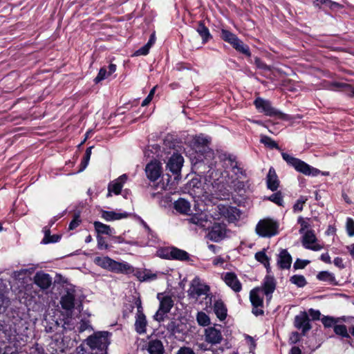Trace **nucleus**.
Returning a JSON list of instances; mask_svg holds the SVG:
<instances>
[{
  "label": "nucleus",
  "mask_w": 354,
  "mask_h": 354,
  "mask_svg": "<svg viewBox=\"0 0 354 354\" xmlns=\"http://www.w3.org/2000/svg\"><path fill=\"white\" fill-rule=\"evenodd\" d=\"M196 30L201 37L203 44H206L212 38L208 28L205 26L203 21H199Z\"/></svg>",
  "instance_id": "obj_27"
},
{
  "label": "nucleus",
  "mask_w": 354,
  "mask_h": 354,
  "mask_svg": "<svg viewBox=\"0 0 354 354\" xmlns=\"http://www.w3.org/2000/svg\"><path fill=\"white\" fill-rule=\"evenodd\" d=\"M276 288V281L272 274H266L262 285V292L267 297L268 300H270L272 294Z\"/></svg>",
  "instance_id": "obj_16"
},
{
  "label": "nucleus",
  "mask_w": 354,
  "mask_h": 354,
  "mask_svg": "<svg viewBox=\"0 0 354 354\" xmlns=\"http://www.w3.org/2000/svg\"><path fill=\"white\" fill-rule=\"evenodd\" d=\"M114 260L109 257H97L94 259V263L98 266L111 271Z\"/></svg>",
  "instance_id": "obj_31"
},
{
  "label": "nucleus",
  "mask_w": 354,
  "mask_h": 354,
  "mask_svg": "<svg viewBox=\"0 0 354 354\" xmlns=\"http://www.w3.org/2000/svg\"><path fill=\"white\" fill-rule=\"evenodd\" d=\"M184 162L183 157L178 153H174L169 159L167 168L173 174L180 171Z\"/></svg>",
  "instance_id": "obj_15"
},
{
  "label": "nucleus",
  "mask_w": 354,
  "mask_h": 354,
  "mask_svg": "<svg viewBox=\"0 0 354 354\" xmlns=\"http://www.w3.org/2000/svg\"><path fill=\"white\" fill-rule=\"evenodd\" d=\"M250 299L252 305V313L256 315H263L262 309L263 305V292L261 288H255L250 292Z\"/></svg>",
  "instance_id": "obj_7"
},
{
  "label": "nucleus",
  "mask_w": 354,
  "mask_h": 354,
  "mask_svg": "<svg viewBox=\"0 0 354 354\" xmlns=\"http://www.w3.org/2000/svg\"><path fill=\"white\" fill-rule=\"evenodd\" d=\"M227 230L223 223H216L209 229L207 238L214 241L219 242L227 236Z\"/></svg>",
  "instance_id": "obj_8"
},
{
  "label": "nucleus",
  "mask_w": 354,
  "mask_h": 354,
  "mask_svg": "<svg viewBox=\"0 0 354 354\" xmlns=\"http://www.w3.org/2000/svg\"><path fill=\"white\" fill-rule=\"evenodd\" d=\"M221 36L224 41L228 42L231 45H232L235 41H237V39H239L235 34L225 29L221 30Z\"/></svg>",
  "instance_id": "obj_38"
},
{
  "label": "nucleus",
  "mask_w": 354,
  "mask_h": 354,
  "mask_svg": "<svg viewBox=\"0 0 354 354\" xmlns=\"http://www.w3.org/2000/svg\"><path fill=\"white\" fill-rule=\"evenodd\" d=\"M90 326L88 322L82 321L80 326V330L81 332L84 331L88 328Z\"/></svg>",
  "instance_id": "obj_64"
},
{
  "label": "nucleus",
  "mask_w": 354,
  "mask_h": 354,
  "mask_svg": "<svg viewBox=\"0 0 354 354\" xmlns=\"http://www.w3.org/2000/svg\"><path fill=\"white\" fill-rule=\"evenodd\" d=\"M93 225L95 231L98 234H106L111 235L113 233V229L106 224H104L100 221H95Z\"/></svg>",
  "instance_id": "obj_33"
},
{
  "label": "nucleus",
  "mask_w": 354,
  "mask_h": 354,
  "mask_svg": "<svg viewBox=\"0 0 354 354\" xmlns=\"http://www.w3.org/2000/svg\"><path fill=\"white\" fill-rule=\"evenodd\" d=\"M147 322L144 313L136 314L135 322V330L139 334L146 333Z\"/></svg>",
  "instance_id": "obj_26"
},
{
  "label": "nucleus",
  "mask_w": 354,
  "mask_h": 354,
  "mask_svg": "<svg viewBox=\"0 0 354 354\" xmlns=\"http://www.w3.org/2000/svg\"><path fill=\"white\" fill-rule=\"evenodd\" d=\"M81 221L79 216H75L69 224V230L75 229L80 223Z\"/></svg>",
  "instance_id": "obj_58"
},
{
  "label": "nucleus",
  "mask_w": 354,
  "mask_h": 354,
  "mask_svg": "<svg viewBox=\"0 0 354 354\" xmlns=\"http://www.w3.org/2000/svg\"><path fill=\"white\" fill-rule=\"evenodd\" d=\"M317 237L313 230H306L302 237V245L306 249L319 251L323 246L317 242Z\"/></svg>",
  "instance_id": "obj_9"
},
{
  "label": "nucleus",
  "mask_w": 354,
  "mask_h": 354,
  "mask_svg": "<svg viewBox=\"0 0 354 354\" xmlns=\"http://www.w3.org/2000/svg\"><path fill=\"white\" fill-rule=\"evenodd\" d=\"M189 259L190 256L186 251L176 247L172 248L171 260L188 261Z\"/></svg>",
  "instance_id": "obj_32"
},
{
  "label": "nucleus",
  "mask_w": 354,
  "mask_h": 354,
  "mask_svg": "<svg viewBox=\"0 0 354 354\" xmlns=\"http://www.w3.org/2000/svg\"><path fill=\"white\" fill-rule=\"evenodd\" d=\"M175 209L180 214H188L191 212L190 203L185 198H180L174 203Z\"/></svg>",
  "instance_id": "obj_25"
},
{
  "label": "nucleus",
  "mask_w": 354,
  "mask_h": 354,
  "mask_svg": "<svg viewBox=\"0 0 354 354\" xmlns=\"http://www.w3.org/2000/svg\"><path fill=\"white\" fill-rule=\"evenodd\" d=\"M157 299L160 304L158 310L153 315V319L160 322L165 319V317L170 312L174 306V301L170 295L165 292L158 293Z\"/></svg>",
  "instance_id": "obj_4"
},
{
  "label": "nucleus",
  "mask_w": 354,
  "mask_h": 354,
  "mask_svg": "<svg viewBox=\"0 0 354 354\" xmlns=\"http://www.w3.org/2000/svg\"><path fill=\"white\" fill-rule=\"evenodd\" d=\"M333 330L337 335L342 338H350L351 335L347 330V328L344 324H336L334 326Z\"/></svg>",
  "instance_id": "obj_39"
},
{
  "label": "nucleus",
  "mask_w": 354,
  "mask_h": 354,
  "mask_svg": "<svg viewBox=\"0 0 354 354\" xmlns=\"http://www.w3.org/2000/svg\"><path fill=\"white\" fill-rule=\"evenodd\" d=\"M320 259L322 261H323L324 262H325L326 263H331L330 257L328 253H327V252L322 254L320 257Z\"/></svg>",
  "instance_id": "obj_62"
},
{
  "label": "nucleus",
  "mask_w": 354,
  "mask_h": 354,
  "mask_svg": "<svg viewBox=\"0 0 354 354\" xmlns=\"http://www.w3.org/2000/svg\"><path fill=\"white\" fill-rule=\"evenodd\" d=\"M314 3L317 6H319L321 5H326L329 7H331L332 4H333L334 3H333L330 0H314Z\"/></svg>",
  "instance_id": "obj_59"
},
{
  "label": "nucleus",
  "mask_w": 354,
  "mask_h": 354,
  "mask_svg": "<svg viewBox=\"0 0 354 354\" xmlns=\"http://www.w3.org/2000/svg\"><path fill=\"white\" fill-rule=\"evenodd\" d=\"M309 315L312 317L313 319L316 320V319H319L321 313L317 310H314L313 308H310L309 310Z\"/></svg>",
  "instance_id": "obj_61"
},
{
  "label": "nucleus",
  "mask_w": 354,
  "mask_h": 354,
  "mask_svg": "<svg viewBox=\"0 0 354 354\" xmlns=\"http://www.w3.org/2000/svg\"><path fill=\"white\" fill-rule=\"evenodd\" d=\"M34 282L41 289H47L51 285V277L48 274L38 272L34 276Z\"/></svg>",
  "instance_id": "obj_21"
},
{
  "label": "nucleus",
  "mask_w": 354,
  "mask_h": 354,
  "mask_svg": "<svg viewBox=\"0 0 354 354\" xmlns=\"http://www.w3.org/2000/svg\"><path fill=\"white\" fill-rule=\"evenodd\" d=\"M187 295L190 299L198 300L203 296L208 300L207 304L212 303V294L209 286L203 283L198 277H195L190 283L189 288L187 290Z\"/></svg>",
  "instance_id": "obj_2"
},
{
  "label": "nucleus",
  "mask_w": 354,
  "mask_h": 354,
  "mask_svg": "<svg viewBox=\"0 0 354 354\" xmlns=\"http://www.w3.org/2000/svg\"><path fill=\"white\" fill-rule=\"evenodd\" d=\"M216 208L221 216H224L230 222H234L240 217V212L236 207L219 205Z\"/></svg>",
  "instance_id": "obj_12"
},
{
  "label": "nucleus",
  "mask_w": 354,
  "mask_h": 354,
  "mask_svg": "<svg viewBox=\"0 0 354 354\" xmlns=\"http://www.w3.org/2000/svg\"><path fill=\"white\" fill-rule=\"evenodd\" d=\"M278 224L270 218L259 221L256 226V232L261 237H271L278 233Z\"/></svg>",
  "instance_id": "obj_5"
},
{
  "label": "nucleus",
  "mask_w": 354,
  "mask_h": 354,
  "mask_svg": "<svg viewBox=\"0 0 354 354\" xmlns=\"http://www.w3.org/2000/svg\"><path fill=\"white\" fill-rule=\"evenodd\" d=\"M176 354H196L194 349L189 346H181Z\"/></svg>",
  "instance_id": "obj_56"
},
{
  "label": "nucleus",
  "mask_w": 354,
  "mask_h": 354,
  "mask_svg": "<svg viewBox=\"0 0 354 354\" xmlns=\"http://www.w3.org/2000/svg\"><path fill=\"white\" fill-rule=\"evenodd\" d=\"M268 200L279 206H283V200L281 192H276L268 197Z\"/></svg>",
  "instance_id": "obj_48"
},
{
  "label": "nucleus",
  "mask_w": 354,
  "mask_h": 354,
  "mask_svg": "<svg viewBox=\"0 0 354 354\" xmlns=\"http://www.w3.org/2000/svg\"><path fill=\"white\" fill-rule=\"evenodd\" d=\"M279 181L273 167H270L267 175V186L272 191H275L279 187Z\"/></svg>",
  "instance_id": "obj_24"
},
{
  "label": "nucleus",
  "mask_w": 354,
  "mask_h": 354,
  "mask_svg": "<svg viewBox=\"0 0 354 354\" xmlns=\"http://www.w3.org/2000/svg\"><path fill=\"white\" fill-rule=\"evenodd\" d=\"M232 46L239 53H241L248 57L250 56L249 46L244 44L240 39H238L237 41H235Z\"/></svg>",
  "instance_id": "obj_36"
},
{
  "label": "nucleus",
  "mask_w": 354,
  "mask_h": 354,
  "mask_svg": "<svg viewBox=\"0 0 354 354\" xmlns=\"http://www.w3.org/2000/svg\"><path fill=\"white\" fill-rule=\"evenodd\" d=\"M75 295L72 292H68L62 296L61 299L62 307L66 310H71L74 308Z\"/></svg>",
  "instance_id": "obj_30"
},
{
  "label": "nucleus",
  "mask_w": 354,
  "mask_h": 354,
  "mask_svg": "<svg viewBox=\"0 0 354 354\" xmlns=\"http://www.w3.org/2000/svg\"><path fill=\"white\" fill-rule=\"evenodd\" d=\"M145 172L151 181H156L162 174L160 163L156 160L150 162L145 167Z\"/></svg>",
  "instance_id": "obj_11"
},
{
  "label": "nucleus",
  "mask_w": 354,
  "mask_h": 354,
  "mask_svg": "<svg viewBox=\"0 0 354 354\" xmlns=\"http://www.w3.org/2000/svg\"><path fill=\"white\" fill-rule=\"evenodd\" d=\"M260 141L261 143L271 149H279L277 143L267 136H261Z\"/></svg>",
  "instance_id": "obj_46"
},
{
  "label": "nucleus",
  "mask_w": 354,
  "mask_h": 354,
  "mask_svg": "<svg viewBox=\"0 0 354 354\" xmlns=\"http://www.w3.org/2000/svg\"><path fill=\"white\" fill-rule=\"evenodd\" d=\"M222 278L226 285L235 292H239L242 290V284L235 273L232 272H225Z\"/></svg>",
  "instance_id": "obj_13"
},
{
  "label": "nucleus",
  "mask_w": 354,
  "mask_h": 354,
  "mask_svg": "<svg viewBox=\"0 0 354 354\" xmlns=\"http://www.w3.org/2000/svg\"><path fill=\"white\" fill-rule=\"evenodd\" d=\"M93 147H90L86 149L84 158L82 161V165H83V169H85L86 166L88 164V162L90 160L91 155V151H92Z\"/></svg>",
  "instance_id": "obj_51"
},
{
  "label": "nucleus",
  "mask_w": 354,
  "mask_h": 354,
  "mask_svg": "<svg viewBox=\"0 0 354 354\" xmlns=\"http://www.w3.org/2000/svg\"><path fill=\"white\" fill-rule=\"evenodd\" d=\"M333 263L338 268H344L343 260L340 257L335 258Z\"/></svg>",
  "instance_id": "obj_63"
},
{
  "label": "nucleus",
  "mask_w": 354,
  "mask_h": 354,
  "mask_svg": "<svg viewBox=\"0 0 354 354\" xmlns=\"http://www.w3.org/2000/svg\"><path fill=\"white\" fill-rule=\"evenodd\" d=\"M205 340L212 346L218 344L223 340V335L219 329L216 327H208L205 330Z\"/></svg>",
  "instance_id": "obj_10"
},
{
  "label": "nucleus",
  "mask_w": 354,
  "mask_h": 354,
  "mask_svg": "<svg viewBox=\"0 0 354 354\" xmlns=\"http://www.w3.org/2000/svg\"><path fill=\"white\" fill-rule=\"evenodd\" d=\"M339 318H335L329 316H324L322 319V322L326 328L333 327L339 322Z\"/></svg>",
  "instance_id": "obj_45"
},
{
  "label": "nucleus",
  "mask_w": 354,
  "mask_h": 354,
  "mask_svg": "<svg viewBox=\"0 0 354 354\" xmlns=\"http://www.w3.org/2000/svg\"><path fill=\"white\" fill-rule=\"evenodd\" d=\"M198 348L201 351H212L213 354H219L223 351V348H219L217 349L212 348V346L208 347L207 344L204 343L197 344Z\"/></svg>",
  "instance_id": "obj_47"
},
{
  "label": "nucleus",
  "mask_w": 354,
  "mask_h": 354,
  "mask_svg": "<svg viewBox=\"0 0 354 354\" xmlns=\"http://www.w3.org/2000/svg\"><path fill=\"white\" fill-rule=\"evenodd\" d=\"M295 326L298 329L302 330L304 333L311 328L308 315L306 312H301L295 317Z\"/></svg>",
  "instance_id": "obj_17"
},
{
  "label": "nucleus",
  "mask_w": 354,
  "mask_h": 354,
  "mask_svg": "<svg viewBox=\"0 0 354 354\" xmlns=\"http://www.w3.org/2000/svg\"><path fill=\"white\" fill-rule=\"evenodd\" d=\"M151 48V45L149 44H146L145 46L137 50L135 53L136 55H146L148 54L149 49Z\"/></svg>",
  "instance_id": "obj_55"
},
{
  "label": "nucleus",
  "mask_w": 354,
  "mask_h": 354,
  "mask_svg": "<svg viewBox=\"0 0 354 354\" xmlns=\"http://www.w3.org/2000/svg\"><path fill=\"white\" fill-rule=\"evenodd\" d=\"M128 176L127 174H122L117 179L113 180L109 184L107 197L111 196V193L115 195L120 194L124 184L127 182Z\"/></svg>",
  "instance_id": "obj_14"
},
{
  "label": "nucleus",
  "mask_w": 354,
  "mask_h": 354,
  "mask_svg": "<svg viewBox=\"0 0 354 354\" xmlns=\"http://www.w3.org/2000/svg\"><path fill=\"white\" fill-rule=\"evenodd\" d=\"M290 281L300 288L304 287L306 284V280L303 275H293L290 277Z\"/></svg>",
  "instance_id": "obj_44"
},
{
  "label": "nucleus",
  "mask_w": 354,
  "mask_h": 354,
  "mask_svg": "<svg viewBox=\"0 0 354 354\" xmlns=\"http://www.w3.org/2000/svg\"><path fill=\"white\" fill-rule=\"evenodd\" d=\"M281 156L288 165L292 167L297 171L306 176H317L320 173L318 169L311 167L304 161L287 153H281Z\"/></svg>",
  "instance_id": "obj_3"
},
{
  "label": "nucleus",
  "mask_w": 354,
  "mask_h": 354,
  "mask_svg": "<svg viewBox=\"0 0 354 354\" xmlns=\"http://www.w3.org/2000/svg\"><path fill=\"white\" fill-rule=\"evenodd\" d=\"M110 333L106 331L94 333L86 339V344L91 348V354H106L110 344Z\"/></svg>",
  "instance_id": "obj_1"
},
{
  "label": "nucleus",
  "mask_w": 354,
  "mask_h": 354,
  "mask_svg": "<svg viewBox=\"0 0 354 354\" xmlns=\"http://www.w3.org/2000/svg\"><path fill=\"white\" fill-rule=\"evenodd\" d=\"M101 217L106 221H113L125 218L128 216V213L115 212V211H106L104 209L100 210Z\"/></svg>",
  "instance_id": "obj_23"
},
{
  "label": "nucleus",
  "mask_w": 354,
  "mask_h": 354,
  "mask_svg": "<svg viewBox=\"0 0 354 354\" xmlns=\"http://www.w3.org/2000/svg\"><path fill=\"white\" fill-rule=\"evenodd\" d=\"M307 198L305 196H301L295 203L293 206L294 211L301 212L303 209V205L306 202Z\"/></svg>",
  "instance_id": "obj_50"
},
{
  "label": "nucleus",
  "mask_w": 354,
  "mask_h": 354,
  "mask_svg": "<svg viewBox=\"0 0 354 354\" xmlns=\"http://www.w3.org/2000/svg\"><path fill=\"white\" fill-rule=\"evenodd\" d=\"M292 263V257L286 249H281L277 255V264L281 270L289 269Z\"/></svg>",
  "instance_id": "obj_18"
},
{
  "label": "nucleus",
  "mask_w": 354,
  "mask_h": 354,
  "mask_svg": "<svg viewBox=\"0 0 354 354\" xmlns=\"http://www.w3.org/2000/svg\"><path fill=\"white\" fill-rule=\"evenodd\" d=\"M115 71V68H100V70L95 78L94 81L95 83H99L100 82L106 79L111 75H112Z\"/></svg>",
  "instance_id": "obj_34"
},
{
  "label": "nucleus",
  "mask_w": 354,
  "mask_h": 354,
  "mask_svg": "<svg viewBox=\"0 0 354 354\" xmlns=\"http://www.w3.org/2000/svg\"><path fill=\"white\" fill-rule=\"evenodd\" d=\"M317 277L320 281H326L329 283H333L335 280L334 274L328 271L319 272L317 274Z\"/></svg>",
  "instance_id": "obj_41"
},
{
  "label": "nucleus",
  "mask_w": 354,
  "mask_h": 354,
  "mask_svg": "<svg viewBox=\"0 0 354 354\" xmlns=\"http://www.w3.org/2000/svg\"><path fill=\"white\" fill-rule=\"evenodd\" d=\"M332 85L335 87V89H341L346 92L348 95L354 97V87L351 85L338 82H333Z\"/></svg>",
  "instance_id": "obj_35"
},
{
  "label": "nucleus",
  "mask_w": 354,
  "mask_h": 354,
  "mask_svg": "<svg viewBox=\"0 0 354 354\" xmlns=\"http://www.w3.org/2000/svg\"><path fill=\"white\" fill-rule=\"evenodd\" d=\"M223 162L225 169L229 170H230L232 167H235L236 162H238L236 157L233 155H224Z\"/></svg>",
  "instance_id": "obj_40"
},
{
  "label": "nucleus",
  "mask_w": 354,
  "mask_h": 354,
  "mask_svg": "<svg viewBox=\"0 0 354 354\" xmlns=\"http://www.w3.org/2000/svg\"><path fill=\"white\" fill-rule=\"evenodd\" d=\"M255 259L257 261L263 264L268 260H270V258L266 255L265 252L261 251L258 252L255 254Z\"/></svg>",
  "instance_id": "obj_52"
},
{
  "label": "nucleus",
  "mask_w": 354,
  "mask_h": 354,
  "mask_svg": "<svg viewBox=\"0 0 354 354\" xmlns=\"http://www.w3.org/2000/svg\"><path fill=\"white\" fill-rule=\"evenodd\" d=\"M214 312L221 320H224L227 317V308L221 300H217L214 304Z\"/></svg>",
  "instance_id": "obj_29"
},
{
  "label": "nucleus",
  "mask_w": 354,
  "mask_h": 354,
  "mask_svg": "<svg viewBox=\"0 0 354 354\" xmlns=\"http://www.w3.org/2000/svg\"><path fill=\"white\" fill-rule=\"evenodd\" d=\"M254 105L259 112L264 113L266 115L279 118H284L285 117V114L274 108L268 100L258 97L254 101Z\"/></svg>",
  "instance_id": "obj_6"
},
{
  "label": "nucleus",
  "mask_w": 354,
  "mask_h": 354,
  "mask_svg": "<svg viewBox=\"0 0 354 354\" xmlns=\"http://www.w3.org/2000/svg\"><path fill=\"white\" fill-rule=\"evenodd\" d=\"M44 237L41 241V243L44 244H48L50 243H56L59 241L60 239V236L59 235H53L50 236L49 234V230L48 229H44Z\"/></svg>",
  "instance_id": "obj_43"
},
{
  "label": "nucleus",
  "mask_w": 354,
  "mask_h": 354,
  "mask_svg": "<svg viewBox=\"0 0 354 354\" xmlns=\"http://www.w3.org/2000/svg\"><path fill=\"white\" fill-rule=\"evenodd\" d=\"M230 171L234 174L236 178H239L241 177V176H243V169L240 167L239 162H236V166L232 167Z\"/></svg>",
  "instance_id": "obj_53"
},
{
  "label": "nucleus",
  "mask_w": 354,
  "mask_h": 354,
  "mask_svg": "<svg viewBox=\"0 0 354 354\" xmlns=\"http://www.w3.org/2000/svg\"><path fill=\"white\" fill-rule=\"evenodd\" d=\"M173 247H162L157 250L156 256L164 259L171 260Z\"/></svg>",
  "instance_id": "obj_37"
},
{
  "label": "nucleus",
  "mask_w": 354,
  "mask_h": 354,
  "mask_svg": "<svg viewBox=\"0 0 354 354\" xmlns=\"http://www.w3.org/2000/svg\"><path fill=\"white\" fill-rule=\"evenodd\" d=\"M310 261L308 260H301L297 259L294 263V268L295 269H303L304 268L308 263Z\"/></svg>",
  "instance_id": "obj_54"
},
{
  "label": "nucleus",
  "mask_w": 354,
  "mask_h": 354,
  "mask_svg": "<svg viewBox=\"0 0 354 354\" xmlns=\"http://www.w3.org/2000/svg\"><path fill=\"white\" fill-rule=\"evenodd\" d=\"M346 228L347 234L349 236H354V220L351 218H348L346 223Z\"/></svg>",
  "instance_id": "obj_49"
},
{
  "label": "nucleus",
  "mask_w": 354,
  "mask_h": 354,
  "mask_svg": "<svg viewBox=\"0 0 354 354\" xmlns=\"http://www.w3.org/2000/svg\"><path fill=\"white\" fill-rule=\"evenodd\" d=\"M147 351L149 354H163L165 349L160 340L153 339L149 342Z\"/></svg>",
  "instance_id": "obj_28"
},
{
  "label": "nucleus",
  "mask_w": 354,
  "mask_h": 354,
  "mask_svg": "<svg viewBox=\"0 0 354 354\" xmlns=\"http://www.w3.org/2000/svg\"><path fill=\"white\" fill-rule=\"evenodd\" d=\"M298 221L301 224V227L299 230V232H300V234H304L305 230L308 229L309 225L306 221L303 220V218H299Z\"/></svg>",
  "instance_id": "obj_60"
},
{
  "label": "nucleus",
  "mask_w": 354,
  "mask_h": 354,
  "mask_svg": "<svg viewBox=\"0 0 354 354\" xmlns=\"http://www.w3.org/2000/svg\"><path fill=\"white\" fill-rule=\"evenodd\" d=\"M111 272L129 274L134 272V268L127 262H119L114 260Z\"/></svg>",
  "instance_id": "obj_22"
},
{
  "label": "nucleus",
  "mask_w": 354,
  "mask_h": 354,
  "mask_svg": "<svg viewBox=\"0 0 354 354\" xmlns=\"http://www.w3.org/2000/svg\"><path fill=\"white\" fill-rule=\"evenodd\" d=\"M187 221L200 228L206 227L209 223V217L205 212L194 214L187 218Z\"/></svg>",
  "instance_id": "obj_20"
},
{
  "label": "nucleus",
  "mask_w": 354,
  "mask_h": 354,
  "mask_svg": "<svg viewBox=\"0 0 354 354\" xmlns=\"http://www.w3.org/2000/svg\"><path fill=\"white\" fill-rule=\"evenodd\" d=\"M196 320L200 326H206L210 324V319L209 316L202 311L197 313Z\"/></svg>",
  "instance_id": "obj_42"
},
{
  "label": "nucleus",
  "mask_w": 354,
  "mask_h": 354,
  "mask_svg": "<svg viewBox=\"0 0 354 354\" xmlns=\"http://www.w3.org/2000/svg\"><path fill=\"white\" fill-rule=\"evenodd\" d=\"M97 247L100 250L107 249L108 244L106 243L105 239L100 235L97 236Z\"/></svg>",
  "instance_id": "obj_57"
},
{
  "label": "nucleus",
  "mask_w": 354,
  "mask_h": 354,
  "mask_svg": "<svg viewBox=\"0 0 354 354\" xmlns=\"http://www.w3.org/2000/svg\"><path fill=\"white\" fill-rule=\"evenodd\" d=\"M9 290L2 280H0V314L3 313L10 305L8 296Z\"/></svg>",
  "instance_id": "obj_19"
}]
</instances>
